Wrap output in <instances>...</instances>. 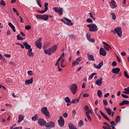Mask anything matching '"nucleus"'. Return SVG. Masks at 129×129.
I'll return each mask as SVG.
<instances>
[{
  "mask_svg": "<svg viewBox=\"0 0 129 129\" xmlns=\"http://www.w3.org/2000/svg\"><path fill=\"white\" fill-rule=\"evenodd\" d=\"M57 50V45H54L53 46H52L51 47L48 48V49H45L44 50V53H45V54H47L48 55H52L53 53H54L55 52V50Z\"/></svg>",
  "mask_w": 129,
  "mask_h": 129,
  "instance_id": "f257e3e1",
  "label": "nucleus"
},
{
  "mask_svg": "<svg viewBox=\"0 0 129 129\" xmlns=\"http://www.w3.org/2000/svg\"><path fill=\"white\" fill-rule=\"evenodd\" d=\"M41 113H43V114L45 116V118L49 119L50 118V114H49V111H48V109L46 108V107L41 108Z\"/></svg>",
  "mask_w": 129,
  "mask_h": 129,
  "instance_id": "f03ea898",
  "label": "nucleus"
},
{
  "mask_svg": "<svg viewBox=\"0 0 129 129\" xmlns=\"http://www.w3.org/2000/svg\"><path fill=\"white\" fill-rule=\"evenodd\" d=\"M87 27L89 28V31L90 32H96V31L98 30V28H97V26H96L95 24H88L87 25Z\"/></svg>",
  "mask_w": 129,
  "mask_h": 129,
  "instance_id": "7ed1b4c3",
  "label": "nucleus"
},
{
  "mask_svg": "<svg viewBox=\"0 0 129 129\" xmlns=\"http://www.w3.org/2000/svg\"><path fill=\"white\" fill-rule=\"evenodd\" d=\"M100 115H102V116H103V118H104V119L105 120L109 121L110 122V123H111V125H116V123L115 122H116L115 121H110L109 118H108V117L107 116V115H105V114H104L103 113V112L100 111Z\"/></svg>",
  "mask_w": 129,
  "mask_h": 129,
  "instance_id": "20e7f679",
  "label": "nucleus"
},
{
  "mask_svg": "<svg viewBox=\"0 0 129 129\" xmlns=\"http://www.w3.org/2000/svg\"><path fill=\"white\" fill-rule=\"evenodd\" d=\"M60 21L62 22V23H64L68 26H72L73 25V23L72 22H71V20L67 18H64L63 19H61Z\"/></svg>",
  "mask_w": 129,
  "mask_h": 129,
  "instance_id": "39448f33",
  "label": "nucleus"
},
{
  "mask_svg": "<svg viewBox=\"0 0 129 129\" xmlns=\"http://www.w3.org/2000/svg\"><path fill=\"white\" fill-rule=\"evenodd\" d=\"M69 89H70V92H72L73 95H75V93H77V85L73 84L70 85V86H69Z\"/></svg>",
  "mask_w": 129,
  "mask_h": 129,
  "instance_id": "423d86ee",
  "label": "nucleus"
},
{
  "mask_svg": "<svg viewBox=\"0 0 129 129\" xmlns=\"http://www.w3.org/2000/svg\"><path fill=\"white\" fill-rule=\"evenodd\" d=\"M41 38H39L36 40V41H35V46H36V48L39 49H41L42 44H41Z\"/></svg>",
  "mask_w": 129,
  "mask_h": 129,
  "instance_id": "0eeeda50",
  "label": "nucleus"
},
{
  "mask_svg": "<svg viewBox=\"0 0 129 129\" xmlns=\"http://www.w3.org/2000/svg\"><path fill=\"white\" fill-rule=\"evenodd\" d=\"M53 10L55 13L59 14L60 16L63 15V8L60 7H54L53 8Z\"/></svg>",
  "mask_w": 129,
  "mask_h": 129,
  "instance_id": "6e6552de",
  "label": "nucleus"
},
{
  "mask_svg": "<svg viewBox=\"0 0 129 129\" xmlns=\"http://www.w3.org/2000/svg\"><path fill=\"white\" fill-rule=\"evenodd\" d=\"M55 123L54 122L52 121H49L48 123L44 124V126H45V127L52 128L54 127Z\"/></svg>",
  "mask_w": 129,
  "mask_h": 129,
  "instance_id": "1a4fd4ad",
  "label": "nucleus"
},
{
  "mask_svg": "<svg viewBox=\"0 0 129 129\" xmlns=\"http://www.w3.org/2000/svg\"><path fill=\"white\" fill-rule=\"evenodd\" d=\"M63 57H64V53H62V54H61V55L59 56V57H58V59H57V61H58V62H59V61L61 60V64H60L61 68H64L66 67V64L63 63L64 59H62V60H61V58ZM58 64H59V62H58Z\"/></svg>",
  "mask_w": 129,
  "mask_h": 129,
  "instance_id": "9d476101",
  "label": "nucleus"
},
{
  "mask_svg": "<svg viewBox=\"0 0 129 129\" xmlns=\"http://www.w3.org/2000/svg\"><path fill=\"white\" fill-rule=\"evenodd\" d=\"M82 60V57H79L78 58H77L76 59V60H74V61H73V63H72V67H74L75 66L78 65L79 63V62L81 61Z\"/></svg>",
  "mask_w": 129,
  "mask_h": 129,
  "instance_id": "9b49d317",
  "label": "nucleus"
},
{
  "mask_svg": "<svg viewBox=\"0 0 129 129\" xmlns=\"http://www.w3.org/2000/svg\"><path fill=\"white\" fill-rule=\"evenodd\" d=\"M47 123L48 122H46L45 120H44V119H39V120H37V124L41 126H44V124Z\"/></svg>",
  "mask_w": 129,
  "mask_h": 129,
  "instance_id": "f8f14e48",
  "label": "nucleus"
},
{
  "mask_svg": "<svg viewBox=\"0 0 129 129\" xmlns=\"http://www.w3.org/2000/svg\"><path fill=\"white\" fill-rule=\"evenodd\" d=\"M86 111V116H87V118L89 119V121H91V116H90V114H92V111L91 110H85Z\"/></svg>",
  "mask_w": 129,
  "mask_h": 129,
  "instance_id": "ddd939ff",
  "label": "nucleus"
},
{
  "mask_svg": "<svg viewBox=\"0 0 129 129\" xmlns=\"http://www.w3.org/2000/svg\"><path fill=\"white\" fill-rule=\"evenodd\" d=\"M103 84L102 78H100V79L96 80V81H95V84L99 87H100L101 86V84Z\"/></svg>",
  "mask_w": 129,
  "mask_h": 129,
  "instance_id": "4468645a",
  "label": "nucleus"
},
{
  "mask_svg": "<svg viewBox=\"0 0 129 129\" xmlns=\"http://www.w3.org/2000/svg\"><path fill=\"white\" fill-rule=\"evenodd\" d=\"M58 125L60 127L63 126L64 123H65V121L63 120V118L61 117V116H59V120H58Z\"/></svg>",
  "mask_w": 129,
  "mask_h": 129,
  "instance_id": "2eb2a0df",
  "label": "nucleus"
},
{
  "mask_svg": "<svg viewBox=\"0 0 129 129\" xmlns=\"http://www.w3.org/2000/svg\"><path fill=\"white\" fill-rule=\"evenodd\" d=\"M99 54H100L101 56H105L107 55V52L104 50V49L100 48V50H99Z\"/></svg>",
  "mask_w": 129,
  "mask_h": 129,
  "instance_id": "dca6fc26",
  "label": "nucleus"
},
{
  "mask_svg": "<svg viewBox=\"0 0 129 129\" xmlns=\"http://www.w3.org/2000/svg\"><path fill=\"white\" fill-rule=\"evenodd\" d=\"M33 82V78L30 79V80H27L24 81V85H30V84H32Z\"/></svg>",
  "mask_w": 129,
  "mask_h": 129,
  "instance_id": "f3484780",
  "label": "nucleus"
},
{
  "mask_svg": "<svg viewBox=\"0 0 129 129\" xmlns=\"http://www.w3.org/2000/svg\"><path fill=\"white\" fill-rule=\"evenodd\" d=\"M110 7L111 9H115V8H117V6H116V3H115V1L112 0L111 2V3L110 4Z\"/></svg>",
  "mask_w": 129,
  "mask_h": 129,
  "instance_id": "a211bd4d",
  "label": "nucleus"
},
{
  "mask_svg": "<svg viewBox=\"0 0 129 129\" xmlns=\"http://www.w3.org/2000/svg\"><path fill=\"white\" fill-rule=\"evenodd\" d=\"M86 37L87 38V40L89 41V42H91L92 43H94L95 42V39L90 38V34H86Z\"/></svg>",
  "mask_w": 129,
  "mask_h": 129,
  "instance_id": "6ab92c4d",
  "label": "nucleus"
},
{
  "mask_svg": "<svg viewBox=\"0 0 129 129\" xmlns=\"http://www.w3.org/2000/svg\"><path fill=\"white\" fill-rule=\"evenodd\" d=\"M102 66H103V61L99 63V64H98V66H96V64L94 63V67L95 68V69H100V68H101V67Z\"/></svg>",
  "mask_w": 129,
  "mask_h": 129,
  "instance_id": "aec40b11",
  "label": "nucleus"
},
{
  "mask_svg": "<svg viewBox=\"0 0 129 129\" xmlns=\"http://www.w3.org/2000/svg\"><path fill=\"white\" fill-rule=\"evenodd\" d=\"M24 47L26 49H27L28 50H32V49L31 48V45H29L27 42H24Z\"/></svg>",
  "mask_w": 129,
  "mask_h": 129,
  "instance_id": "412c9836",
  "label": "nucleus"
},
{
  "mask_svg": "<svg viewBox=\"0 0 129 129\" xmlns=\"http://www.w3.org/2000/svg\"><path fill=\"white\" fill-rule=\"evenodd\" d=\"M104 110H105V112H107L108 115H110V114H112V113H114V112H112V111L110 110V108H105Z\"/></svg>",
  "mask_w": 129,
  "mask_h": 129,
  "instance_id": "4be33fe9",
  "label": "nucleus"
},
{
  "mask_svg": "<svg viewBox=\"0 0 129 129\" xmlns=\"http://www.w3.org/2000/svg\"><path fill=\"white\" fill-rule=\"evenodd\" d=\"M124 105H129V101H122L121 102L120 104H119V106H122Z\"/></svg>",
  "mask_w": 129,
  "mask_h": 129,
  "instance_id": "5701e85b",
  "label": "nucleus"
},
{
  "mask_svg": "<svg viewBox=\"0 0 129 129\" xmlns=\"http://www.w3.org/2000/svg\"><path fill=\"white\" fill-rule=\"evenodd\" d=\"M32 52V49H30L28 50L27 52V56H28V57H33V52Z\"/></svg>",
  "mask_w": 129,
  "mask_h": 129,
  "instance_id": "b1692460",
  "label": "nucleus"
},
{
  "mask_svg": "<svg viewBox=\"0 0 129 129\" xmlns=\"http://www.w3.org/2000/svg\"><path fill=\"white\" fill-rule=\"evenodd\" d=\"M114 32H115V33H122L121 27H118L115 28L114 29Z\"/></svg>",
  "mask_w": 129,
  "mask_h": 129,
  "instance_id": "393cba45",
  "label": "nucleus"
},
{
  "mask_svg": "<svg viewBox=\"0 0 129 129\" xmlns=\"http://www.w3.org/2000/svg\"><path fill=\"white\" fill-rule=\"evenodd\" d=\"M103 45H104L105 46L104 48H105V50H109V49H110V46H109V45H108V44L104 42H103Z\"/></svg>",
  "mask_w": 129,
  "mask_h": 129,
  "instance_id": "a878e982",
  "label": "nucleus"
},
{
  "mask_svg": "<svg viewBox=\"0 0 129 129\" xmlns=\"http://www.w3.org/2000/svg\"><path fill=\"white\" fill-rule=\"evenodd\" d=\"M23 119H24V116L22 114H19L18 116V123H20V122L23 121Z\"/></svg>",
  "mask_w": 129,
  "mask_h": 129,
  "instance_id": "bb28decb",
  "label": "nucleus"
},
{
  "mask_svg": "<svg viewBox=\"0 0 129 129\" xmlns=\"http://www.w3.org/2000/svg\"><path fill=\"white\" fill-rule=\"evenodd\" d=\"M119 72V69L118 68L112 69V73L118 74Z\"/></svg>",
  "mask_w": 129,
  "mask_h": 129,
  "instance_id": "cd10ccee",
  "label": "nucleus"
},
{
  "mask_svg": "<svg viewBox=\"0 0 129 129\" xmlns=\"http://www.w3.org/2000/svg\"><path fill=\"white\" fill-rule=\"evenodd\" d=\"M78 102H79V98H78V99H74L72 101H70V104H77L78 103Z\"/></svg>",
  "mask_w": 129,
  "mask_h": 129,
  "instance_id": "c85d7f7f",
  "label": "nucleus"
},
{
  "mask_svg": "<svg viewBox=\"0 0 129 129\" xmlns=\"http://www.w3.org/2000/svg\"><path fill=\"white\" fill-rule=\"evenodd\" d=\"M49 19V16L44 14L42 15L41 20H44V21H47Z\"/></svg>",
  "mask_w": 129,
  "mask_h": 129,
  "instance_id": "c756f323",
  "label": "nucleus"
},
{
  "mask_svg": "<svg viewBox=\"0 0 129 129\" xmlns=\"http://www.w3.org/2000/svg\"><path fill=\"white\" fill-rule=\"evenodd\" d=\"M8 25H9V27H10V28H11L12 29L13 32H15L16 29H15V26H14V25H13V24H12L11 22H9L8 23Z\"/></svg>",
  "mask_w": 129,
  "mask_h": 129,
  "instance_id": "7c9ffc66",
  "label": "nucleus"
},
{
  "mask_svg": "<svg viewBox=\"0 0 129 129\" xmlns=\"http://www.w3.org/2000/svg\"><path fill=\"white\" fill-rule=\"evenodd\" d=\"M88 58H89V60L90 61H94L95 59L94 58V55L89 54V56H88Z\"/></svg>",
  "mask_w": 129,
  "mask_h": 129,
  "instance_id": "2f4dec72",
  "label": "nucleus"
},
{
  "mask_svg": "<svg viewBox=\"0 0 129 129\" xmlns=\"http://www.w3.org/2000/svg\"><path fill=\"white\" fill-rule=\"evenodd\" d=\"M55 66H57V67H58V72H61V71H62V69L61 68H59V65L58 63V60H57V61H56V64H55Z\"/></svg>",
  "mask_w": 129,
  "mask_h": 129,
  "instance_id": "473e14b6",
  "label": "nucleus"
},
{
  "mask_svg": "<svg viewBox=\"0 0 129 129\" xmlns=\"http://www.w3.org/2000/svg\"><path fill=\"white\" fill-rule=\"evenodd\" d=\"M68 126H69V129H77V127L74 126V124H73V123L68 124Z\"/></svg>",
  "mask_w": 129,
  "mask_h": 129,
  "instance_id": "72a5a7b5",
  "label": "nucleus"
},
{
  "mask_svg": "<svg viewBox=\"0 0 129 129\" xmlns=\"http://www.w3.org/2000/svg\"><path fill=\"white\" fill-rule=\"evenodd\" d=\"M64 101H65V102L67 103H70V101H72L70 100V99L69 98V97H65Z\"/></svg>",
  "mask_w": 129,
  "mask_h": 129,
  "instance_id": "f704fd0d",
  "label": "nucleus"
},
{
  "mask_svg": "<svg viewBox=\"0 0 129 129\" xmlns=\"http://www.w3.org/2000/svg\"><path fill=\"white\" fill-rule=\"evenodd\" d=\"M37 114L35 115L34 117H32V119L33 121H36L37 120V118H38Z\"/></svg>",
  "mask_w": 129,
  "mask_h": 129,
  "instance_id": "c9c22d12",
  "label": "nucleus"
},
{
  "mask_svg": "<svg viewBox=\"0 0 129 129\" xmlns=\"http://www.w3.org/2000/svg\"><path fill=\"white\" fill-rule=\"evenodd\" d=\"M95 75H96V73H92L91 75H90V77H89V79L90 80H92V77H94V76H95Z\"/></svg>",
  "mask_w": 129,
  "mask_h": 129,
  "instance_id": "e433bc0d",
  "label": "nucleus"
},
{
  "mask_svg": "<svg viewBox=\"0 0 129 129\" xmlns=\"http://www.w3.org/2000/svg\"><path fill=\"white\" fill-rule=\"evenodd\" d=\"M17 39L18 40V41H20L23 40V37H21L20 35H17Z\"/></svg>",
  "mask_w": 129,
  "mask_h": 129,
  "instance_id": "4c0bfd02",
  "label": "nucleus"
},
{
  "mask_svg": "<svg viewBox=\"0 0 129 129\" xmlns=\"http://www.w3.org/2000/svg\"><path fill=\"white\" fill-rule=\"evenodd\" d=\"M36 3L40 8H42V5L41 4V0H37Z\"/></svg>",
  "mask_w": 129,
  "mask_h": 129,
  "instance_id": "58836bf2",
  "label": "nucleus"
},
{
  "mask_svg": "<svg viewBox=\"0 0 129 129\" xmlns=\"http://www.w3.org/2000/svg\"><path fill=\"white\" fill-rule=\"evenodd\" d=\"M13 11L14 13H16L17 16H20L19 12H18V11H17V9H16V8H13Z\"/></svg>",
  "mask_w": 129,
  "mask_h": 129,
  "instance_id": "ea45409f",
  "label": "nucleus"
},
{
  "mask_svg": "<svg viewBox=\"0 0 129 129\" xmlns=\"http://www.w3.org/2000/svg\"><path fill=\"white\" fill-rule=\"evenodd\" d=\"M101 96H102V94H101V91L98 90V97H99V98H101Z\"/></svg>",
  "mask_w": 129,
  "mask_h": 129,
  "instance_id": "a19ab883",
  "label": "nucleus"
},
{
  "mask_svg": "<svg viewBox=\"0 0 129 129\" xmlns=\"http://www.w3.org/2000/svg\"><path fill=\"white\" fill-rule=\"evenodd\" d=\"M111 15L112 16V20H115V19H116V16H115V14H114V13H111Z\"/></svg>",
  "mask_w": 129,
  "mask_h": 129,
  "instance_id": "79ce46f5",
  "label": "nucleus"
},
{
  "mask_svg": "<svg viewBox=\"0 0 129 129\" xmlns=\"http://www.w3.org/2000/svg\"><path fill=\"white\" fill-rule=\"evenodd\" d=\"M36 18L39 20H42V15H36Z\"/></svg>",
  "mask_w": 129,
  "mask_h": 129,
  "instance_id": "37998d69",
  "label": "nucleus"
},
{
  "mask_svg": "<svg viewBox=\"0 0 129 129\" xmlns=\"http://www.w3.org/2000/svg\"><path fill=\"white\" fill-rule=\"evenodd\" d=\"M124 76L125 78H126V79H129V75H127L126 71H124Z\"/></svg>",
  "mask_w": 129,
  "mask_h": 129,
  "instance_id": "c03bdc74",
  "label": "nucleus"
},
{
  "mask_svg": "<svg viewBox=\"0 0 129 129\" xmlns=\"http://www.w3.org/2000/svg\"><path fill=\"white\" fill-rule=\"evenodd\" d=\"M78 125L82 126V125H83V121L82 120H79V122H78Z\"/></svg>",
  "mask_w": 129,
  "mask_h": 129,
  "instance_id": "a18cd8bd",
  "label": "nucleus"
},
{
  "mask_svg": "<svg viewBox=\"0 0 129 129\" xmlns=\"http://www.w3.org/2000/svg\"><path fill=\"white\" fill-rule=\"evenodd\" d=\"M27 74L28 76H32L33 75V73H32V71H27Z\"/></svg>",
  "mask_w": 129,
  "mask_h": 129,
  "instance_id": "49530a36",
  "label": "nucleus"
},
{
  "mask_svg": "<svg viewBox=\"0 0 129 129\" xmlns=\"http://www.w3.org/2000/svg\"><path fill=\"white\" fill-rule=\"evenodd\" d=\"M103 104L104 105V106H107L108 105L107 100H103Z\"/></svg>",
  "mask_w": 129,
  "mask_h": 129,
  "instance_id": "de8ad7c7",
  "label": "nucleus"
},
{
  "mask_svg": "<svg viewBox=\"0 0 129 129\" xmlns=\"http://www.w3.org/2000/svg\"><path fill=\"white\" fill-rule=\"evenodd\" d=\"M121 97H122V98H124L125 99L129 98V96H126V95L125 94H121Z\"/></svg>",
  "mask_w": 129,
  "mask_h": 129,
  "instance_id": "09e8293b",
  "label": "nucleus"
},
{
  "mask_svg": "<svg viewBox=\"0 0 129 129\" xmlns=\"http://www.w3.org/2000/svg\"><path fill=\"white\" fill-rule=\"evenodd\" d=\"M88 15L90 16V18L92 19V20H94V21H95V17L94 16H92V14L91 13H89Z\"/></svg>",
  "mask_w": 129,
  "mask_h": 129,
  "instance_id": "8fccbe9b",
  "label": "nucleus"
},
{
  "mask_svg": "<svg viewBox=\"0 0 129 129\" xmlns=\"http://www.w3.org/2000/svg\"><path fill=\"white\" fill-rule=\"evenodd\" d=\"M4 56L6 57V58H10L11 57V55L9 54H5L4 55Z\"/></svg>",
  "mask_w": 129,
  "mask_h": 129,
  "instance_id": "3c124183",
  "label": "nucleus"
},
{
  "mask_svg": "<svg viewBox=\"0 0 129 129\" xmlns=\"http://www.w3.org/2000/svg\"><path fill=\"white\" fill-rule=\"evenodd\" d=\"M115 121L116 123H117L119 121V116H117L116 117V119H115Z\"/></svg>",
  "mask_w": 129,
  "mask_h": 129,
  "instance_id": "603ef678",
  "label": "nucleus"
},
{
  "mask_svg": "<svg viewBox=\"0 0 129 129\" xmlns=\"http://www.w3.org/2000/svg\"><path fill=\"white\" fill-rule=\"evenodd\" d=\"M10 129H22V126L15 127V128H13V126H11Z\"/></svg>",
  "mask_w": 129,
  "mask_h": 129,
  "instance_id": "864d4df0",
  "label": "nucleus"
},
{
  "mask_svg": "<svg viewBox=\"0 0 129 129\" xmlns=\"http://www.w3.org/2000/svg\"><path fill=\"white\" fill-rule=\"evenodd\" d=\"M0 4L2 5V6H3L4 7L6 6V3H5V1H1L0 2Z\"/></svg>",
  "mask_w": 129,
  "mask_h": 129,
  "instance_id": "5fc2aeb1",
  "label": "nucleus"
},
{
  "mask_svg": "<svg viewBox=\"0 0 129 129\" xmlns=\"http://www.w3.org/2000/svg\"><path fill=\"white\" fill-rule=\"evenodd\" d=\"M83 97H85V98H87L89 96H90V95L87 94V93H85V94H83Z\"/></svg>",
  "mask_w": 129,
  "mask_h": 129,
  "instance_id": "6e6d98bb",
  "label": "nucleus"
},
{
  "mask_svg": "<svg viewBox=\"0 0 129 129\" xmlns=\"http://www.w3.org/2000/svg\"><path fill=\"white\" fill-rule=\"evenodd\" d=\"M92 19L90 18H88L87 19V23H92Z\"/></svg>",
  "mask_w": 129,
  "mask_h": 129,
  "instance_id": "4d7b16f0",
  "label": "nucleus"
},
{
  "mask_svg": "<svg viewBox=\"0 0 129 129\" xmlns=\"http://www.w3.org/2000/svg\"><path fill=\"white\" fill-rule=\"evenodd\" d=\"M117 66V63L116 61L112 62V66L116 67Z\"/></svg>",
  "mask_w": 129,
  "mask_h": 129,
  "instance_id": "13d9d810",
  "label": "nucleus"
},
{
  "mask_svg": "<svg viewBox=\"0 0 129 129\" xmlns=\"http://www.w3.org/2000/svg\"><path fill=\"white\" fill-rule=\"evenodd\" d=\"M26 30H30L31 29V26L28 25L25 26Z\"/></svg>",
  "mask_w": 129,
  "mask_h": 129,
  "instance_id": "bf43d9fd",
  "label": "nucleus"
},
{
  "mask_svg": "<svg viewBox=\"0 0 129 129\" xmlns=\"http://www.w3.org/2000/svg\"><path fill=\"white\" fill-rule=\"evenodd\" d=\"M61 117H63L65 118L68 117V113H65L62 114V116H61Z\"/></svg>",
  "mask_w": 129,
  "mask_h": 129,
  "instance_id": "052dcab7",
  "label": "nucleus"
},
{
  "mask_svg": "<svg viewBox=\"0 0 129 129\" xmlns=\"http://www.w3.org/2000/svg\"><path fill=\"white\" fill-rule=\"evenodd\" d=\"M84 109H85V111L91 110L88 109V106L87 105L85 106V108H84Z\"/></svg>",
  "mask_w": 129,
  "mask_h": 129,
  "instance_id": "680f3d73",
  "label": "nucleus"
},
{
  "mask_svg": "<svg viewBox=\"0 0 129 129\" xmlns=\"http://www.w3.org/2000/svg\"><path fill=\"white\" fill-rule=\"evenodd\" d=\"M103 129H111L110 127L107 126H103Z\"/></svg>",
  "mask_w": 129,
  "mask_h": 129,
  "instance_id": "e2e57ef3",
  "label": "nucleus"
},
{
  "mask_svg": "<svg viewBox=\"0 0 129 129\" xmlns=\"http://www.w3.org/2000/svg\"><path fill=\"white\" fill-rule=\"evenodd\" d=\"M37 12H38V13H39V14H44V13H45V11H44V10H43V11H40V10H38V11H37Z\"/></svg>",
  "mask_w": 129,
  "mask_h": 129,
  "instance_id": "0e129e2a",
  "label": "nucleus"
},
{
  "mask_svg": "<svg viewBox=\"0 0 129 129\" xmlns=\"http://www.w3.org/2000/svg\"><path fill=\"white\" fill-rule=\"evenodd\" d=\"M108 96H109V93H107L106 94H105L104 95V98H107V97H108Z\"/></svg>",
  "mask_w": 129,
  "mask_h": 129,
  "instance_id": "69168bd1",
  "label": "nucleus"
},
{
  "mask_svg": "<svg viewBox=\"0 0 129 129\" xmlns=\"http://www.w3.org/2000/svg\"><path fill=\"white\" fill-rule=\"evenodd\" d=\"M72 116H74L75 115V110H73V111H72Z\"/></svg>",
  "mask_w": 129,
  "mask_h": 129,
  "instance_id": "338daca9",
  "label": "nucleus"
},
{
  "mask_svg": "<svg viewBox=\"0 0 129 129\" xmlns=\"http://www.w3.org/2000/svg\"><path fill=\"white\" fill-rule=\"evenodd\" d=\"M86 88V83H83V84H82V89H84Z\"/></svg>",
  "mask_w": 129,
  "mask_h": 129,
  "instance_id": "774afa93",
  "label": "nucleus"
}]
</instances>
